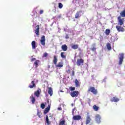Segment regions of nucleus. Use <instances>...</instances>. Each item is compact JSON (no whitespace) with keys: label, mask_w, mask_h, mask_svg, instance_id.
<instances>
[{"label":"nucleus","mask_w":125,"mask_h":125,"mask_svg":"<svg viewBox=\"0 0 125 125\" xmlns=\"http://www.w3.org/2000/svg\"><path fill=\"white\" fill-rule=\"evenodd\" d=\"M50 110V105H48V107H46L44 111V112H43L44 115H46L48 112H49Z\"/></svg>","instance_id":"15"},{"label":"nucleus","mask_w":125,"mask_h":125,"mask_svg":"<svg viewBox=\"0 0 125 125\" xmlns=\"http://www.w3.org/2000/svg\"><path fill=\"white\" fill-rule=\"evenodd\" d=\"M72 76H75V71L74 70L72 71Z\"/></svg>","instance_id":"40"},{"label":"nucleus","mask_w":125,"mask_h":125,"mask_svg":"<svg viewBox=\"0 0 125 125\" xmlns=\"http://www.w3.org/2000/svg\"><path fill=\"white\" fill-rule=\"evenodd\" d=\"M80 93L78 91H73L70 93L71 97H78Z\"/></svg>","instance_id":"7"},{"label":"nucleus","mask_w":125,"mask_h":125,"mask_svg":"<svg viewBox=\"0 0 125 125\" xmlns=\"http://www.w3.org/2000/svg\"><path fill=\"white\" fill-rule=\"evenodd\" d=\"M31 85H29L28 87L29 88H34V87H36V84L35 83V81H32L31 83Z\"/></svg>","instance_id":"18"},{"label":"nucleus","mask_w":125,"mask_h":125,"mask_svg":"<svg viewBox=\"0 0 125 125\" xmlns=\"http://www.w3.org/2000/svg\"><path fill=\"white\" fill-rule=\"evenodd\" d=\"M39 63H40V61L39 60H37L35 62L34 64H35L36 68H38V66H39Z\"/></svg>","instance_id":"30"},{"label":"nucleus","mask_w":125,"mask_h":125,"mask_svg":"<svg viewBox=\"0 0 125 125\" xmlns=\"http://www.w3.org/2000/svg\"><path fill=\"white\" fill-rule=\"evenodd\" d=\"M65 123H66V122L65 121V120H61L59 122V125H65Z\"/></svg>","instance_id":"25"},{"label":"nucleus","mask_w":125,"mask_h":125,"mask_svg":"<svg viewBox=\"0 0 125 125\" xmlns=\"http://www.w3.org/2000/svg\"><path fill=\"white\" fill-rule=\"evenodd\" d=\"M48 55V54H47V53H44L43 54V57H47V56Z\"/></svg>","instance_id":"37"},{"label":"nucleus","mask_w":125,"mask_h":125,"mask_svg":"<svg viewBox=\"0 0 125 125\" xmlns=\"http://www.w3.org/2000/svg\"><path fill=\"white\" fill-rule=\"evenodd\" d=\"M43 13V10H41L40 11V14H42Z\"/></svg>","instance_id":"39"},{"label":"nucleus","mask_w":125,"mask_h":125,"mask_svg":"<svg viewBox=\"0 0 125 125\" xmlns=\"http://www.w3.org/2000/svg\"><path fill=\"white\" fill-rule=\"evenodd\" d=\"M72 119L74 121H80V120H82V116L81 115L73 116Z\"/></svg>","instance_id":"12"},{"label":"nucleus","mask_w":125,"mask_h":125,"mask_svg":"<svg viewBox=\"0 0 125 125\" xmlns=\"http://www.w3.org/2000/svg\"><path fill=\"white\" fill-rule=\"evenodd\" d=\"M65 39H69V35H66V36H65Z\"/></svg>","instance_id":"42"},{"label":"nucleus","mask_w":125,"mask_h":125,"mask_svg":"<svg viewBox=\"0 0 125 125\" xmlns=\"http://www.w3.org/2000/svg\"><path fill=\"white\" fill-rule=\"evenodd\" d=\"M61 17H62L61 15H60L58 16V18H61Z\"/></svg>","instance_id":"44"},{"label":"nucleus","mask_w":125,"mask_h":125,"mask_svg":"<svg viewBox=\"0 0 125 125\" xmlns=\"http://www.w3.org/2000/svg\"><path fill=\"white\" fill-rule=\"evenodd\" d=\"M110 101L111 102H118V101H120V99L116 97H114L110 100Z\"/></svg>","instance_id":"17"},{"label":"nucleus","mask_w":125,"mask_h":125,"mask_svg":"<svg viewBox=\"0 0 125 125\" xmlns=\"http://www.w3.org/2000/svg\"><path fill=\"white\" fill-rule=\"evenodd\" d=\"M110 30L109 29H107L105 30V33L106 36H109L110 35Z\"/></svg>","instance_id":"27"},{"label":"nucleus","mask_w":125,"mask_h":125,"mask_svg":"<svg viewBox=\"0 0 125 125\" xmlns=\"http://www.w3.org/2000/svg\"><path fill=\"white\" fill-rule=\"evenodd\" d=\"M58 110H62V108L61 107H59Z\"/></svg>","instance_id":"45"},{"label":"nucleus","mask_w":125,"mask_h":125,"mask_svg":"<svg viewBox=\"0 0 125 125\" xmlns=\"http://www.w3.org/2000/svg\"><path fill=\"white\" fill-rule=\"evenodd\" d=\"M30 99L32 102V104H35V102H36V98L34 97V95H32L30 97Z\"/></svg>","instance_id":"16"},{"label":"nucleus","mask_w":125,"mask_h":125,"mask_svg":"<svg viewBox=\"0 0 125 125\" xmlns=\"http://www.w3.org/2000/svg\"><path fill=\"white\" fill-rule=\"evenodd\" d=\"M62 49L63 51H67L68 49V46L66 44H63L62 46Z\"/></svg>","instance_id":"19"},{"label":"nucleus","mask_w":125,"mask_h":125,"mask_svg":"<svg viewBox=\"0 0 125 125\" xmlns=\"http://www.w3.org/2000/svg\"><path fill=\"white\" fill-rule=\"evenodd\" d=\"M36 30H35V33L36 34V36H38L39 37V35H40V25H37L36 26Z\"/></svg>","instance_id":"11"},{"label":"nucleus","mask_w":125,"mask_h":125,"mask_svg":"<svg viewBox=\"0 0 125 125\" xmlns=\"http://www.w3.org/2000/svg\"><path fill=\"white\" fill-rule=\"evenodd\" d=\"M95 121L97 124L101 123V116L99 114H97L95 116Z\"/></svg>","instance_id":"8"},{"label":"nucleus","mask_w":125,"mask_h":125,"mask_svg":"<svg viewBox=\"0 0 125 125\" xmlns=\"http://www.w3.org/2000/svg\"><path fill=\"white\" fill-rule=\"evenodd\" d=\"M88 93H89V92H91L93 93V94H94L95 95H96L98 93L97 89H95V87L94 86H91L89 87V88L87 90Z\"/></svg>","instance_id":"2"},{"label":"nucleus","mask_w":125,"mask_h":125,"mask_svg":"<svg viewBox=\"0 0 125 125\" xmlns=\"http://www.w3.org/2000/svg\"><path fill=\"white\" fill-rule=\"evenodd\" d=\"M118 24L120 26H123L125 23V18H122L121 16L118 17Z\"/></svg>","instance_id":"4"},{"label":"nucleus","mask_w":125,"mask_h":125,"mask_svg":"<svg viewBox=\"0 0 125 125\" xmlns=\"http://www.w3.org/2000/svg\"><path fill=\"white\" fill-rule=\"evenodd\" d=\"M37 115L39 118H42V114L40 111H38Z\"/></svg>","instance_id":"34"},{"label":"nucleus","mask_w":125,"mask_h":125,"mask_svg":"<svg viewBox=\"0 0 125 125\" xmlns=\"http://www.w3.org/2000/svg\"><path fill=\"white\" fill-rule=\"evenodd\" d=\"M71 48H72V49H78L79 48V45L73 44L71 46Z\"/></svg>","instance_id":"21"},{"label":"nucleus","mask_w":125,"mask_h":125,"mask_svg":"<svg viewBox=\"0 0 125 125\" xmlns=\"http://www.w3.org/2000/svg\"><path fill=\"white\" fill-rule=\"evenodd\" d=\"M48 93L50 96H52L53 94V90H52V87H50L48 88Z\"/></svg>","instance_id":"14"},{"label":"nucleus","mask_w":125,"mask_h":125,"mask_svg":"<svg viewBox=\"0 0 125 125\" xmlns=\"http://www.w3.org/2000/svg\"><path fill=\"white\" fill-rule=\"evenodd\" d=\"M62 7H63V4H62L61 3H59V8L61 9Z\"/></svg>","instance_id":"36"},{"label":"nucleus","mask_w":125,"mask_h":125,"mask_svg":"<svg viewBox=\"0 0 125 125\" xmlns=\"http://www.w3.org/2000/svg\"><path fill=\"white\" fill-rule=\"evenodd\" d=\"M46 122L47 124V125H50V123H49V120L48 119V116H46Z\"/></svg>","instance_id":"32"},{"label":"nucleus","mask_w":125,"mask_h":125,"mask_svg":"<svg viewBox=\"0 0 125 125\" xmlns=\"http://www.w3.org/2000/svg\"><path fill=\"white\" fill-rule=\"evenodd\" d=\"M91 122V118L89 115H87L86 118L85 125H89Z\"/></svg>","instance_id":"13"},{"label":"nucleus","mask_w":125,"mask_h":125,"mask_svg":"<svg viewBox=\"0 0 125 125\" xmlns=\"http://www.w3.org/2000/svg\"><path fill=\"white\" fill-rule=\"evenodd\" d=\"M93 109L94 110V111H98L99 107L96 106V105H94L93 107Z\"/></svg>","instance_id":"31"},{"label":"nucleus","mask_w":125,"mask_h":125,"mask_svg":"<svg viewBox=\"0 0 125 125\" xmlns=\"http://www.w3.org/2000/svg\"><path fill=\"white\" fill-rule=\"evenodd\" d=\"M41 43L43 46H44L45 45V36L44 35H43L41 37V40H40Z\"/></svg>","instance_id":"9"},{"label":"nucleus","mask_w":125,"mask_h":125,"mask_svg":"<svg viewBox=\"0 0 125 125\" xmlns=\"http://www.w3.org/2000/svg\"><path fill=\"white\" fill-rule=\"evenodd\" d=\"M69 89L71 91H74V90H75L76 87L70 86L69 87Z\"/></svg>","instance_id":"33"},{"label":"nucleus","mask_w":125,"mask_h":125,"mask_svg":"<svg viewBox=\"0 0 125 125\" xmlns=\"http://www.w3.org/2000/svg\"><path fill=\"white\" fill-rule=\"evenodd\" d=\"M124 53H120L119 54V65H122L123 64V62H124Z\"/></svg>","instance_id":"3"},{"label":"nucleus","mask_w":125,"mask_h":125,"mask_svg":"<svg viewBox=\"0 0 125 125\" xmlns=\"http://www.w3.org/2000/svg\"><path fill=\"white\" fill-rule=\"evenodd\" d=\"M66 73H67V74H71V70L70 69L66 71Z\"/></svg>","instance_id":"38"},{"label":"nucleus","mask_w":125,"mask_h":125,"mask_svg":"<svg viewBox=\"0 0 125 125\" xmlns=\"http://www.w3.org/2000/svg\"><path fill=\"white\" fill-rule=\"evenodd\" d=\"M75 83L76 87H80V86H81L80 82H79V81L77 80V79L75 80Z\"/></svg>","instance_id":"20"},{"label":"nucleus","mask_w":125,"mask_h":125,"mask_svg":"<svg viewBox=\"0 0 125 125\" xmlns=\"http://www.w3.org/2000/svg\"><path fill=\"white\" fill-rule=\"evenodd\" d=\"M106 47L108 50H111L112 48L111 47V44L110 43H107Z\"/></svg>","instance_id":"29"},{"label":"nucleus","mask_w":125,"mask_h":125,"mask_svg":"<svg viewBox=\"0 0 125 125\" xmlns=\"http://www.w3.org/2000/svg\"><path fill=\"white\" fill-rule=\"evenodd\" d=\"M40 90H38L37 91H35L34 93V95L36 96L37 97H40Z\"/></svg>","instance_id":"24"},{"label":"nucleus","mask_w":125,"mask_h":125,"mask_svg":"<svg viewBox=\"0 0 125 125\" xmlns=\"http://www.w3.org/2000/svg\"><path fill=\"white\" fill-rule=\"evenodd\" d=\"M84 63V60L83 59H78L76 64L77 66H83Z\"/></svg>","instance_id":"5"},{"label":"nucleus","mask_w":125,"mask_h":125,"mask_svg":"<svg viewBox=\"0 0 125 125\" xmlns=\"http://www.w3.org/2000/svg\"><path fill=\"white\" fill-rule=\"evenodd\" d=\"M61 57L62 59H66V55H65V52L61 53Z\"/></svg>","instance_id":"23"},{"label":"nucleus","mask_w":125,"mask_h":125,"mask_svg":"<svg viewBox=\"0 0 125 125\" xmlns=\"http://www.w3.org/2000/svg\"><path fill=\"white\" fill-rule=\"evenodd\" d=\"M116 28L117 29L118 32H125V28L124 27L121 26V25H116Z\"/></svg>","instance_id":"10"},{"label":"nucleus","mask_w":125,"mask_h":125,"mask_svg":"<svg viewBox=\"0 0 125 125\" xmlns=\"http://www.w3.org/2000/svg\"><path fill=\"white\" fill-rule=\"evenodd\" d=\"M57 57H58L56 55L54 56L53 63L55 65H56L57 68H62V67H63V62H59L57 64V61H58Z\"/></svg>","instance_id":"1"},{"label":"nucleus","mask_w":125,"mask_h":125,"mask_svg":"<svg viewBox=\"0 0 125 125\" xmlns=\"http://www.w3.org/2000/svg\"><path fill=\"white\" fill-rule=\"evenodd\" d=\"M35 60H36V58H33L31 59L32 62H33V61H35Z\"/></svg>","instance_id":"41"},{"label":"nucleus","mask_w":125,"mask_h":125,"mask_svg":"<svg viewBox=\"0 0 125 125\" xmlns=\"http://www.w3.org/2000/svg\"><path fill=\"white\" fill-rule=\"evenodd\" d=\"M121 17H125V9L120 13Z\"/></svg>","instance_id":"26"},{"label":"nucleus","mask_w":125,"mask_h":125,"mask_svg":"<svg viewBox=\"0 0 125 125\" xmlns=\"http://www.w3.org/2000/svg\"><path fill=\"white\" fill-rule=\"evenodd\" d=\"M31 45L32 46V49H36V42L35 41L32 42Z\"/></svg>","instance_id":"22"},{"label":"nucleus","mask_w":125,"mask_h":125,"mask_svg":"<svg viewBox=\"0 0 125 125\" xmlns=\"http://www.w3.org/2000/svg\"><path fill=\"white\" fill-rule=\"evenodd\" d=\"M71 106L73 107L74 106V103L71 104Z\"/></svg>","instance_id":"46"},{"label":"nucleus","mask_w":125,"mask_h":125,"mask_svg":"<svg viewBox=\"0 0 125 125\" xmlns=\"http://www.w3.org/2000/svg\"><path fill=\"white\" fill-rule=\"evenodd\" d=\"M45 107V104H42L41 105V107L42 108V109H44Z\"/></svg>","instance_id":"35"},{"label":"nucleus","mask_w":125,"mask_h":125,"mask_svg":"<svg viewBox=\"0 0 125 125\" xmlns=\"http://www.w3.org/2000/svg\"><path fill=\"white\" fill-rule=\"evenodd\" d=\"M74 112H75V109H73L72 110V115H74Z\"/></svg>","instance_id":"43"},{"label":"nucleus","mask_w":125,"mask_h":125,"mask_svg":"<svg viewBox=\"0 0 125 125\" xmlns=\"http://www.w3.org/2000/svg\"><path fill=\"white\" fill-rule=\"evenodd\" d=\"M92 47L90 48L92 51H96V47H95V44L92 45Z\"/></svg>","instance_id":"28"},{"label":"nucleus","mask_w":125,"mask_h":125,"mask_svg":"<svg viewBox=\"0 0 125 125\" xmlns=\"http://www.w3.org/2000/svg\"><path fill=\"white\" fill-rule=\"evenodd\" d=\"M48 68L49 69V68H50V65H48Z\"/></svg>","instance_id":"47"},{"label":"nucleus","mask_w":125,"mask_h":125,"mask_svg":"<svg viewBox=\"0 0 125 125\" xmlns=\"http://www.w3.org/2000/svg\"><path fill=\"white\" fill-rule=\"evenodd\" d=\"M83 14V11L80 10L77 11L75 14V19H79V18H80V17H81V16H82Z\"/></svg>","instance_id":"6"}]
</instances>
